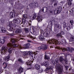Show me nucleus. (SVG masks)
Returning a JSON list of instances; mask_svg holds the SVG:
<instances>
[{
    "instance_id": "f257e3e1",
    "label": "nucleus",
    "mask_w": 74,
    "mask_h": 74,
    "mask_svg": "<svg viewBox=\"0 0 74 74\" xmlns=\"http://www.w3.org/2000/svg\"><path fill=\"white\" fill-rule=\"evenodd\" d=\"M7 47H8L3 46L2 47L1 52V54H4V55L5 53H7V52L8 49V52L10 54L12 53V51L13 50V49L10 47H8V46H7Z\"/></svg>"
},
{
    "instance_id": "f03ea898",
    "label": "nucleus",
    "mask_w": 74,
    "mask_h": 74,
    "mask_svg": "<svg viewBox=\"0 0 74 74\" xmlns=\"http://www.w3.org/2000/svg\"><path fill=\"white\" fill-rule=\"evenodd\" d=\"M58 61V60H56L55 62V61L53 60L52 61V62L53 64H55V63L56 64V66L58 69V74H61L62 73V71H63V67L59 64Z\"/></svg>"
},
{
    "instance_id": "7ed1b4c3",
    "label": "nucleus",
    "mask_w": 74,
    "mask_h": 74,
    "mask_svg": "<svg viewBox=\"0 0 74 74\" xmlns=\"http://www.w3.org/2000/svg\"><path fill=\"white\" fill-rule=\"evenodd\" d=\"M48 43L49 44H54L55 43L56 44H60V41H58L57 39H51V40H48L47 41Z\"/></svg>"
},
{
    "instance_id": "20e7f679",
    "label": "nucleus",
    "mask_w": 74,
    "mask_h": 74,
    "mask_svg": "<svg viewBox=\"0 0 74 74\" xmlns=\"http://www.w3.org/2000/svg\"><path fill=\"white\" fill-rule=\"evenodd\" d=\"M12 22L9 23L8 24V25L10 27L9 29V31L10 32H11V31H13V27H15V24H13L12 25Z\"/></svg>"
},
{
    "instance_id": "39448f33",
    "label": "nucleus",
    "mask_w": 74,
    "mask_h": 74,
    "mask_svg": "<svg viewBox=\"0 0 74 74\" xmlns=\"http://www.w3.org/2000/svg\"><path fill=\"white\" fill-rule=\"evenodd\" d=\"M23 19H22V22L21 23V24H23V25H22V27H23L24 26V25L25 23L26 22V19L27 18V16L26 14L23 15Z\"/></svg>"
},
{
    "instance_id": "423d86ee",
    "label": "nucleus",
    "mask_w": 74,
    "mask_h": 74,
    "mask_svg": "<svg viewBox=\"0 0 74 74\" xmlns=\"http://www.w3.org/2000/svg\"><path fill=\"white\" fill-rule=\"evenodd\" d=\"M58 49H61L62 50L63 52H64V51H70V48L69 47H67L66 48H61L59 47H57L56 48Z\"/></svg>"
},
{
    "instance_id": "0eeeda50",
    "label": "nucleus",
    "mask_w": 74,
    "mask_h": 74,
    "mask_svg": "<svg viewBox=\"0 0 74 74\" xmlns=\"http://www.w3.org/2000/svg\"><path fill=\"white\" fill-rule=\"evenodd\" d=\"M25 46L24 47H22L21 46H20V48L21 49H26L27 48H29V46H30V43H26V44H25L24 45Z\"/></svg>"
},
{
    "instance_id": "6e6552de",
    "label": "nucleus",
    "mask_w": 74,
    "mask_h": 74,
    "mask_svg": "<svg viewBox=\"0 0 74 74\" xmlns=\"http://www.w3.org/2000/svg\"><path fill=\"white\" fill-rule=\"evenodd\" d=\"M8 47H9L10 48L11 47L15 48V47H18V45L17 44H14V43L11 44V43H9L7 44Z\"/></svg>"
},
{
    "instance_id": "1a4fd4ad",
    "label": "nucleus",
    "mask_w": 74,
    "mask_h": 74,
    "mask_svg": "<svg viewBox=\"0 0 74 74\" xmlns=\"http://www.w3.org/2000/svg\"><path fill=\"white\" fill-rule=\"evenodd\" d=\"M62 11V7H60L58 9H56L54 12L55 14H59Z\"/></svg>"
},
{
    "instance_id": "9d476101",
    "label": "nucleus",
    "mask_w": 74,
    "mask_h": 74,
    "mask_svg": "<svg viewBox=\"0 0 74 74\" xmlns=\"http://www.w3.org/2000/svg\"><path fill=\"white\" fill-rule=\"evenodd\" d=\"M13 22L15 23H19L21 22V19H19V18H15L13 20Z\"/></svg>"
},
{
    "instance_id": "9b49d317",
    "label": "nucleus",
    "mask_w": 74,
    "mask_h": 74,
    "mask_svg": "<svg viewBox=\"0 0 74 74\" xmlns=\"http://www.w3.org/2000/svg\"><path fill=\"white\" fill-rule=\"evenodd\" d=\"M54 24L55 26L58 29H61L62 28V26L58 24L57 21H54Z\"/></svg>"
},
{
    "instance_id": "f8f14e48",
    "label": "nucleus",
    "mask_w": 74,
    "mask_h": 74,
    "mask_svg": "<svg viewBox=\"0 0 74 74\" xmlns=\"http://www.w3.org/2000/svg\"><path fill=\"white\" fill-rule=\"evenodd\" d=\"M43 34L45 37H48L49 34V31H47V29H46L44 30V32Z\"/></svg>"
},
{
    "instance_id": "ddd939ff",
    "label": "nucleus",
    "mask_w": 74,
    "mask_h": 74,
    "mask_svg": "<svg viewBox=\"0 0 74 74\" xmlns=\"http://www.w3.org/2000/svg\"><path fill=\"white\" fill-rule=\"evenodd\" d=\"M48 11V8L47 7H44L42 8L41 9V11L42 12H47Z\"/></svg>"
},
{
    "instance_id": "4468645a",
    "label": "nucleus",
    "mask_w": 74,
    "mask_h": 74,
    "mask_svg": "<svg viewBox=\"0 0 74 74\" xmlns=\"http://www.w3.org/2000/svg\"><path fill=\"white\" fill-rule=\"evenodd\" d=\"M69 41L70 42H73L74 41V36L73 35H71L70 37Z\"/></svg>"
},
{
    "instance_id": "2eb2a0df",
    "label": "nucleus",
    "mask_w": 74,
    "mask_h": 74,
    "mask_svg": "<svg viewBox=\"0 0 74 74\" xmlns=\"http://www.w3.org/2000/svg\"><path fill=\"white\" fill-rule=\"evenodd\" d=\"M10 16L11 18H12L15 16V13L11 12L10 13Z\"/></svg>"
},
{
    "instance_id": "dca6fc26",
    "label": "nucleus",
    "mask_w": 74,
    "mask_h": 74,
    "mask_svg": "<svg viewBox=\"0 0 74 74\" xmlns=\"http://www.w3.org/2000/svg\"><path fill=\"white\" fill-rule=\"evenodd\" d=\"M36 19L38 21V22H41L42 21V16H37V18Z\"/></svg>"
},
{
    "instance_id": "f3484780",
    "label": "nucleus",
    "mask_w": 74,
    "mask_h": 74,
    "mask_svg": "<svg viewBox=\"0 0 74 74\" xmlns=\"http://www.w3.org/2000/svg\"><path fill=\"white\" fill-rule=\"evenodd\" d=\"M42 49L43 50L47 49V46L46 45H42Z\"/></svg>"
},
{
    "instance_id": "a211bd4d",
    "label": "nucleus",
    "mask_w": 74,
    "mask_h": 74,
    "mask_svg": "<svg viewBox=\"0 0 74 74\" xmlns=\"http://www.w3.org/2000/svg\"><path fill=\"white\" fill-rule=\"evenodd\" d=\"M39 39L40 40H41V41H42V40L44 39V36H42V34H41L39 35Z\"/></svg>"
},
{
    "instance_id": "6ab92c4d",
    "label": "nucleus",
    "mask_w": 74,
    "mask_h": 74,
    "mask_svg": "<svg viewBox=\"0 0 74 74\" xmlns=\"http://www.w3.org/2000/svg\"><path fill=\"white\" fill-rule=\"evenodd\" d=\"M10 41L12 42L11 44H15L16 42V40L14 38H11L10 39Z\"/></svg>"
},
{
    "instance_id": "aec40b11",
    "label": "nucleus",
    "mask_w": 74,
    "mask_h": 74,
    "mask_svg": "<svg viewBox=\"0 0 74 74\" xmlns=\"http://www.w3.org/2000/svg\"><path fill=\"white\" fill-rule=\"evenodd\" d=\"M43 64L44 66H45L46 67H48L49 65V62L48 61H45L43 62Z\"/></svg>"
},
{
    "instance_id": "412c9836",
    "label": "nucleus",
    "mask_w": 74,
    "mask_h": 74,
    "mask_svg": "<svg viewBox=\"0 0 74 74\" xmlns=\"http://www.w3.org/2000/svg\"><path fill=\"white\" fill-rule=\"evenodd\" d=\"M0 32L1 33H5L6 32V29H5L4 28H1L0 29Z\"/></svg>"
},
{
    "instance_id": "4be33fe9",
    "label": "nucleus",
    "mask_w": 74,
    "mask_h": 74,
    "mask_svg": "<svg viewBox=\"0 0 74 74\" xmlns=\"http://www.w3.org/2000/svg\"><path fill=\"white\" fill-rule=\"evenodd\" d=\"M10 54H9L8 56H7L5 58V60L6 62H8L9 60V59H10Z\"/></svg>"
},
{
    "instance_id": "5701e85b",
    "label": "nucleus",
    "mask_w": 74,
    "mask_h": 74,
    "mask_svg": "<svg viewBox=\"0 0 74 74\" xmlns=\"http://www.w3.org/2000/svg\"><path fill=\"white\" fill-rule=\"evenodd\" d=\"M23 69L22 68V67H20L18 69V72L19 73H22L23 72Z\"/></svg>"
},
{
    "instance_id": "b1692460",
    "label": "nucleus",
    "mask_w": 74,
    "mask_h": 74,
    "mask_svg": "<svg viewBox=\"0 0 74 74\" xmlns=\"http://www.w3.org/2000/svg\"><path fill=\"white\" fill-rule=\"evenodd\" d=\"M35 67L36 70H38L39 69H40V65H39L38 64H36L35 65Z\"/></svg>"
},
{
    "instance_id": "393cba45",
    "label": "nucleus",
    "mask_w": 74,
    "mask_h": 74,
    "mask_svg": "<svg viewBox=\"0 0 74 74\" xmlns=\"http://www.w3.org/2000/svg\"><path fill=\"white\" fill-rule=\"evenodd\" d=\"M27 62V65H28L29 66H31V65H32V63L33 62V61H29V62Z\"/></svg>"
},
{
    "instance_id": "a878e982",
    "label": "nucleus",
    "mask_w": 74,
    "mask_h": 74,
    "mask_svg": "<svg viewBox=\"0 0 74 74\" xmlns=\"http://www.w3.org/2000/svg\"><path fill=\"white\" fill-rule=\"evenodd\" d=\"M32 29L33 30V32H31V33L34 35H36V32L35 31L36 28H33Z\"/></svg>"
},
{
    "instance_id": "bb28decb",
    "label": "nucleus",
    "mask_w": 74,
    "mask_h": 74,
    "mask_svg": "<svg viewBox=\"0 0 74 74\" xmlns=\"http://www.w3.org/2000/svg\"><path fill=\"white\" fill-rule=\"evenodd\" d=\"M5 42V40L4 39H1V38H0V43L3 44Z\"/></svg>"
},
{
    "instance_id": "cd10ccee",
    "label": "nucleus",
    "mask_w": 74,
    "mask_h": 74,
    "mask_svg": "<svg viewBox=\"0 0 74 74\" xmlns=\"http://www.w3.org/2000/svg\"><path fill=\"white\" fill-rule=\"evenodd\" d=\"M60 62L62 63H63V61H64V59L63 58H62V57H60Z\"/></svg>"
},
{
    "instance_id": "c85d7f7f",
    "label": "nucleus",
    "mask_w": 74,
    "mask_h": 74,
    "mask_svg": "<svg viewBox=\"0 0 74 74\" xmlns=\"http://www.w3.org/2000/svg\"><path fill=\"white\" fill-rule=\"evenodd\" d=\"M27 55H28V53H27V52H24L23 53V56H25V58L27 57Z\"/></svg>"
},
{
    "instance_id": "c756f323",
    "label": "nucleus",
    "mask_w": 74,
    "mask_h": 74,
    "mask_svg": "<svg viewBox=\"0 0 74 74\" xmlns=\"http://www.w3.org/2000/svg\"><path fill=\"white\" fill-rule=\"evenodd\" d=\"M21 32H22V30L21 29H17L16 30L15 32L16 33H21Z\"/></svg>"
},
{
    "instance_id": "7c9ffc66",
    "label": "nucleus",
    "mask_w": 74,
    "mask_h": 74,
    "mask_svg": "<svg viewBox=\"0 0 74 74\" xmlns=\"http://www.w3.org/2000/svg\"><path fill=\"white\" fill-rule=\"evenodd\" d=\"M52 70V69L51 68H49L48 67H47L46 69V73H48L49 72H47V71H48L49 70Z\"/></svg>"
},
{
    "instance_id": "2f4dec72",
    "label": "nucleus",
    "mask_w": 74,
    "mask_h": 74,
    "mask_svg": "<svg viewBox=\"0 0 74 74\" xmlns=\"http://www.w3.org/2000/svg\"><path fill=\"white\" fill-rule=\"evenodd\" d=\"M36 16H37L36 15V14H34L32 16V20H34V19H36Z\"/></svg>"
},
{
    "instance_id": "473e14b6",
    "label": "nucleus",
    "mask_w": 74,
    "mask_h": 74,
    "mask_svg": "<svg viewBox=\"0 0 74 74\" xmlns=\"http://www.w3.org/2000/svg\"><path fill=\"white\" fill-rule=\"evenodd\" d=\"M63 24L64 25H63V28L64 29V28H66V26H67V25H66V24H67L65 22H63Z\"/></svg>"
},
{
    "instance_id": "72a5a7b5",
    "label": "nucleus",
    "mask_w": 74,
    "mask_h": 74,
    "mask_svg": "<svg viewBox=\"0 0 74 74\" xmlns=\"http://www.w3.org/2000/svg\"><path fill=\"white\" fill-rule=\"evenodd\" d=\"M3 65L4 66V68H5L7 67V63L5 62L3 63Z\"/></svg>"
},
{
    "instance_id": "f704fd0d",
    "label": "nucleus",
    "mask_w": 74,
    "mask_h": 74,
    "mask_svg": "<svg viewBox=\"0 0 74 74\" xmlns=\"http://www.w3.org/2000/svg\"><path fill=\"white\" fill-rule=\"evenodd\" d=\"M28 55H32L33 54V52L32 51H28L27 52Z\"/></svg>"
},
{
    "instance_id": "c9c22d12",
    "label": "nucleus",
    "mask_w": 74,
    "mask_h": 74,
    "mask_svg": "<svg viewBox=\"0 0 74 74\" xmlns=\"http://www.w3.org/2000/svg\"><path fill=\"white\" fill-rule=\"evenodd\" d=\"M57 36L58 37H63L62 35L60 33L57 34Z\"/></svg>"
},
{
    "instance_id": "e433bc0d",
    "label": "nucleus",
    "mask_w": 74,
    "mask_h": 74,
    "mask_svg": "<svg viewBox=\"0 0 74 74\" xmlns=\"http://www.w3.org/2000/svg\"><path fill=\"white\" fill-rule=\"evenodd\" d=\"M25 32L26 33H29V29L28 28H26L25 29Z\"/></svg>"
},
{
    "instance_id": "4c0bfd02",
    "label": "nucleus",
    "mask_w": 74,
    "mask_h": 74,
    "mask_svg": "<svg viewBox=\"0 0 74 74\" xmlns=\"http://www.w3.org/2000/svg\"><path fill=\"white\" fill-rule=\"evenodd\" d=\"M57 3H58V1H56L55 2L54 4V5L55 7H56V5H57Z\"/></svg>"
},
{
    "instance_id": "58836bf2",
    "label": "nucleus",
    "mask_w": 74,
    "mask_h": 74,
    "mask_svg": "<svg viewBox=\"0 0 74 74\" xmlns=\"http://www.w3.org/2000/svg\"><path fill=\"white\" fill-rule=\"evenodd\" d=\"M18 61L21 63H23V61L21 58H19L18 60Z\"/></svg>"
},
{
    "instance_id": "ea45409f",
    "label": "nucleus",
    "mask_w": 74,
    "mask_h": 74,
    "mask_svg": "<svg viewBox=\"0 0 74 74\" xmlns=\"http://www.w3.org/2000/svg\"><path fill=\"white\" fill-rule=\"evenodd\" d=\"M45 59H49V57L46 55H45Z\"/></svg>"
},
{
    "instance_id": "a19ab883",
    "label": "nucleus",
    "mask_w": 74,
    "mask_h": 74,
    "mask_svg": "<svg viewBox=\"0 0 74 74\" xmlns=\"http://www.w3.org/2000/svg\"><path fill=\"white\" fill-rule=\"evenodd\" d=\"M65 28H66V29L67 30H69L70 29V27L69 26L68 27H67V26H66V27Z\"/></svg>"
},
{
    "instance_id": "79ce46f5",
    "label": "nucleus",
    "mask_w": 74,
    "mask_h": 74,
    "mask_svg": "<svg viewBox=\"0 0 74 74\" xmlns=\"http://www.w3.org/2000/svg\"><path fill=\"white\" fill-rule=\"evenodd\" d=\"M39 72L40 73H41L43 71L42 69V68H39Z\"/></svg>"
},
{
    "instance_id": "37998d69",
    "label": "nucleus",
    "mask_w": 74,
    "mask_h": 74,
    "mask_svg": "<svg viewBox=\"0 0 74 74\" xmlns=\"http://www.w3.org/2000/svg\"><path fill=\"white\" fill-rule=\"evenodd\" d=\"M67 59H65L64 60L63 63H67Z\"/></svg>"
},
{
    "instance_id": "c03bdc74",
    "label": "nucleus",
    "mask_w": 74,
    "mask_h": 74,
    "mask_svg": "<svg viewBox=\"0 0 74 74\" xmlns=\"http://www.w3.org/2000/svg\"><path fill=\"white\" fill-rule=\"evenodd\" d=\"M67 4L69 6H70V5H72V3H71V2H68L67 3Z\"/></svg>"
},
{
    "instance_id": "a18cd8bd",
    "label": "nucleus",
    "mask_w": 74,
    "mask_h": 74,
    "mask_svg": "<svg viewBox=\"0 0 74 74\" xmlns=\"http://www.w3.org/2000/svg\"><path fill=\"white\" fill-rule=\"evenodd\" d=\"M1 22L3 23H4L5 22V20L4 19H1Z\"/></svg>"
},
{
    "instance_id": "49530a36",
    "label": "nucleus",
    "mask_w": 74,
    "mask_h": 74,
    "mask_svg": "<svg viewBox=\"0 0 74 74\" xmlns=\"http://www.w3.org/2000/svg\"><path fill=\"white\" fill-rule=\"evenodd\" d=\"M70 23H71V25H73V23L74 22V21L73 20H71L70 21Z\"/></svg>"
},
{
    "instance_id": "de8ad7c7",
    "label": "nucleus",
    "mask_w": 74,
    "mask_h": 74,
    "mask_svg": "<svg viewBox=\"0 0 74 74\" xmlns=\"http://www.w3.org/2000/svg\"><path fill=\"white\" fill-rule=\"evenodd\" d=\"M63 4H64V2L63 1H61L60 3V4L61 5H63Z\"/></svg>"
},
{
    "instance_id": "09e8293b",
    "label": "nucleus",
    "mask_w": 74,
    "mask_h": 74,
    "mask_svg": "<svg viewBox=\"0 0 74 74\" xmlns=\"http://www.w3.org/2000/svg\"><path fill=\"white\" fill-rule=\"evenodd\" d=\"M29 37H30V38H31L32 40H33V39H34V37L33 36H32L31 35H29Z\"/></svg>"
},
{
    "instance_id": "8fccbe9b",
    "label": "nucleus",
    "mask_w": 74,
    "mask_h": 74,
    "mask_svg": "<svg viewBox=\"0 0 74 74\" xmlns=\"http://www.w3.org/2000/svg\"><path fill=\"white\" fill-rule=\"evenodd\" d=\"M60 34H61V35H63V34H64V32H61V33H60Z\"/></svg>"
},
{
    "instance_id": "3c124183",
    "label": "nucleus",
    "mask_w": 74,
    "mask_h": 74,
    "mask_svg": "<svg viewBox=\"0 0 74 74\" xmlns=\"http://www.w3.org/2000/svg\"><path fill=\"white\" fill-rule=\"evenodd\" d=\"M57 1V0H51V3H52L53 2H55V1Z\"/></svg>"
},
{
    "instance_id": "603ef678",
    "label": "nucleus",
    "mask_w": 74,
    "mask_h": 74,
    "mask_svg": "<svg viewBox=\"0 0 74 74\" xmlns=\"http://www.w3.org/2000/svg\"><path fill=\"white\" fill-rule=\"evenodd\" d=\"M35 6H36V7H38V3H36L35 4Z\"/></svg>"
},
{
    "instance_id": "864d4df0",
    "label": "nucleus",
    "mask_w": 74,
    "mask_h": 74,
    "mask_svg": "<svg viewBox=\"0 0 74 74\" xmlns=\"http://www.w3.org/2000/svg\"><path fill=\"white\" fill-rule=\"evenodd\" d=\"M40 33H41V34H42V33H43V31L41 29L40 30Z\"/></svg>"
},
{
    "instance_id": "5fc2aeb1",
    "label": "nucleus",
    "mask_w": 74,
    "mask_h": 74,
    "mask_svg": "<svg viewBox=\"0 0 74 74\" xmlns=\"http://www.w3.org/2000/svg\"><path fill=\"white\" fill-rule=\"evenodd\" d=\"M50 13H52V12H53V10H50Z\"/></svg>"
},
{
    "instance_id": "6e6d98bb",
    "label": "nucleus",
    "mask_w": 74,
    "mask_h": 74,
    "mask_svg": "<svg viewBox=\"0 0 74 74\" xmlns=\"http://www.w3.org/2000/svg\"><path fill=\"white\" fill-rule=\"evenodd\" d=\"M29 5V7H32V5H32V3H30Z\"/></svg>"
},
{
    "instance_id": "4d7b16f0",
    "label": "nucleus",
    "mask_w": 74,
    "mask_h": 74,
    "mask_svg": "<svg viewBox=\"0 0 74 74\" xmlns=\"http://www.w3.org/2000/svg\"><path fill=\"white\" fill-rule=\"evenodd\" d=\"M15 4H16V5H18V4H19V2H16L15 3Z\"/></svg>"
},
{
    "instance_id": "13d9d810",
    "label": "nucleus",
    "mask_w": 74,
    "mask_h": 74,
    "mask_svg": "<svg viewBox=\"0 0 74 74\" xmlns=\"http://www.w3.org/2000/svg\"><path fill=\"white\" fill-rule=\"evenodd\" d=\"M62 41L63 43H64V42H65V40H62Z\"/></svg>"
},
{
    "instance_id": "bf43d9fd",
    "label": "nucleus",
    "mask_w": 74,
    "mask_h": 74,
    "mask_svg": "<svg viewBox=\"0 0 74 74\" xmlns=\"http://www.w3.org/2000/svg\"><path fill=\"white\" fill-rule=\"evenodd\" d=\"M38 49H42L41 48V47H39L38 48Z\"/></svg>"
},
{
    "instance_id": "052dcab7",
    "label": "nucleus",
    "mask_w": 74,
    "mask_h": 74,
    "mask_svg": "<svg viewBox=\"0 0 74 74\" xmlns=\"http://www.w3.org/2000/svg\"><path fill=\"white\" fill-rule=\"evenodd\" d=\"M10 36H14V33L11 34H10Z\"/></svg>"
},
{
    "instance_id": "680f3d73",
    "label": "nucleus",
    "mask_w": 74,
    "mask_h": 74,
    "mask_svg": "<svg viewBox=\"0 0 74 74\" xmlns=\"http://www.w3.org/2000/svg\"><path fill=\"white\" fill-rule=\"evenodd\" d=\"M71 51H74V49L73 48H71Z\"/></svg>"
},
{
    "instance_id": "e2e57ef3",
    "label": "nucleus",
    "mask_w": 74,
    "mask_h": 74,
    "mask_svg": "<svg viewBox=\"0 0 74 74\" xmlns=\"http://www.w3.org/2000/svg\"><path fill=\"white\" fill-rule=\"evenodd\" d=\"M50 24H51V28H52V23L51 22Z\"/></svg>"
},
{
    "instance_id": "0e129e2a",
    "label": "nucleus",
    "mask_w": 74,
    "mask_h": 74,
    "mask_svg": "<svg viewBox=\"0 0 74 74\" xmlns=\"http://www.w3.org/2000/svg\"><path fill=\"white\" fill-rule=\"evenodd\" d=\"M27 42H31V41L29 40H28Z\"/></svg>"
},
{
    "instance_id": "69168bd1",
    "label": "nucleus",
    "mask_w": 74,
    "mask_h": 74,
    "mask_svg": "<svg viewBox=\"0 0 74 74\" xmlns=\"http://www.w3.org/2000/svg\"><path fill=\"white\" fill-rule=\"evenodd\" d=\"M68 1H69L71 2V1H73V0H68Z\"/></svg>"
},
{
    "instance_id": "338daca9",
    "label": "nucleus",
    "mask_w": 74,
    "mask_h": 74,
    "mask_svg": "<svg viewBox=\"0 0 74 74\" xmlns=\"http://www.w3.org/2000/svg\"><path fill=\"white\" fill-rule=\"evenodd\" d=\"M69 52H71V53H72V51L70 50L69 51Z\"/></svg>"
},
{
    "instance_id": "774afa93",
    "label": "nucleus",
    "mask_w": 74,
    "mask_h": 74,
    "mask_svg": "<svg viewBox=\"0 0 74 74\" xmlns=\"http://www.w3.org/2000/svg\"><path fill=\"white\" fill-rule=\"evenodd\" d=\"M65 68H66V70H68V68H67V67L65 66Z\"/></svg>"
}]
</instances>
